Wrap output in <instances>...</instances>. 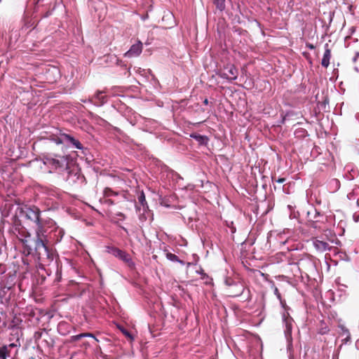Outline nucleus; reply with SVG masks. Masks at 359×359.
<instances>
[{
    "mask_svg": "<svg viewBox=\"0 0 359 359\" xmlns=\"http://www.w3.org/2000/svg\"><path fill=\"white\" fill-rule=\"evenodd\" d=\"M25 215L27 219L34 222L36 225V234L41 235L43 232H47L46 226H53V221L52 219L43 220L41 217V210L36 206H25L18 207L16 210V214Z\"/></svg>",
    "mask_w": 359,
    "mask_h": 359,
    "instance_id": "obj_1",
    "label": "nucleus"
},
{
    "mask_svg": "<svg viewBox=\"0 0 359 359\" xmlns=\"http://www.w3.org/2000/svg\"><path fill=\"white\" fill-rule=\"evenodd\" d=\"M9 233L15 236L24 246L23 253L25 255H30L32 252V248L27 244V238L30 237V233L27 229L23 226L20 219L17 215L12 217V226L9 230Z\"/></svg>",
    "mask_w": 359,
    "mask_h": 359,
    "instance_id": "obj_2",
    "label": "nucleus"
},
{
    "mask_svg": "<svg viewBox=\"0 0 359 359\" xmlns=\"http://www.w3.org/2000/svg\"><path fill=\"white\" fill-rule=\"evenodd\" d=\"M46 233L47 232H43L41 235L36 234V238L34 241L35 255L37 259L43 263L48 262L53 259V255L50 252L46 243L48 241V235Z\"/></svg>",
    "mask_w": 359,
    "mask_h": 359,
    "instance_id": "obj_3",
    "label": "nucleus"
},
{
    "mask_svg": "<svg viewBox=\"0 0 359 359\" xmlns=\"http://www.w3.org/2000/svg\"><path fill=\"white\" fill-rule=\"evenodd\" d=\"M46 229L48 238L53 239L55 243L60 242L65 235V231L62 229L56 226L54 222L53 226L51 225L48 226L47 225Z\"/></svg>",
    "mask_w": 359,
    "mask_h": 359,
    "instance_id": "obj_4",
    "label": "nucleus"
},
{
    "mask_svg": "<svg viewBox=\"0 0 359 359\" xmlns=\"http://www.w3.org/2000/svg\"><path fill=\"white\" fill-rule=\"evenodd\" d=\"M35 343L38 346H49L47 338H49L48 332L45 330H39L34 334Z\"/></svg>",
    "mask_w": 359,
    "mask_h": 359,
    "instance_id": "obj_5",
    "label": "nucleus"
},
{
    "mask_svg": "<svg viewBox=\"0 0 359 359\" xmlns=\"http://www.w3.org/2000/svg\"><path fill=\"white\" fill-rule=\"evenodd\" d=\"M222 75L227 79L235 80L238 76V70L233 65H229L224 68Z\"/></svg>",
    "mask_w": 359,
    "mask_h": 359,
    "instance_id": "obj_6",
    "label": "nucleus"
},
{
    "mask_svg": "<svg viewBox=\"0 0 359 359\" xmlns=\"http://www.w3.org/2000/svg\"><path fill=\"white\" fill-rule=\"evenodd\" d=\"M138 200H139V202H140L142 208L137 207V210L139 211L142 210V212H143L142 215H140V218L142 220H145L147 219L146 214H149V212L148 211V206L147 205V202H146V199H145V196H144L143 192H142L140 194V195L139 196Z\"/></svg>",
    "mask_w": 359,
    "mask_h": 359,
    "instance_id": "obj_7",
    "label": "nucleus"
},
{
    "mask_svg": "<svg viewBox=\"0 0 359 359\" xmlns=\"http://www.w3.org/2000/svg\"><path fill=\"white\" fill-rule=\"evenodd\" d=\"M142 50V43L138 41L137 43L133 45L130 50L125 53L126 57H136L138 56Z\"/></svg>",
    "mask_w": 359,
    "mask_h": 359,
    "instance_id": "obj_8",
    "label": "nucleus"
},
{
    "mask_svg": "<svg viewBox=\"0 0 359 359\" xmlns=\"http://www.w3.org/2000/svg\"><path fill=\"white\" fill-rule=\"evenodd\" d=\"M283 320L285 325V334L287 340L291 339V333L292 328V319L290 317L283 315Z\"/></svg>",
    "mask_w": 359,
    "mask_h": 359,
    "instance_id": "obj_9",
    "label": "nucleus"
},
{
    "mask_svg": "<svg viewBox=\"0 0 359 359\" xmlns=\"http://www.w3.org/2000/svg\"><path fill=\"white\" fill-rule=\"evenodd\" d=\"M327 44L325 46V50L323 55V57L322 59L321 64L323 67H327L330 65V60L331 57V53L330 49L327 48Z\"/></svg>",
    "mask_w": 359,
    "mask_h": 359,
    "instance_id": "obj_10",
    "label": "nucleus"
},
{
    "mask_svg": "<svg viewBox=\"0 0 359 359\" xmlns=\"http://www.w3.org/2000/svg\"><path fill=\"white\" fill-rule=\"evenodd\" d=\"M70 148H75L81 150V153L83 154V146L80 143L79 141L76 140V139L69 136V149Z\"/></svg>",
    "mask_w": 359,
    "mask_h": 359,
    "instance_id": "obj_11",
    "label": "nucleus"
},
{
    "mask_svg": "<svg viewBox=\"0 0 359 359\" xmlns=\"http://www.w3.org/2000/svg\"><path fill=\"white\" fill-rule=\"evenodd\" d=\"M313 245L316 250L320 251H325L328 249L329 247L327 243L317 239L313 241Z\"/></svg>",
    "mask_w": 359,
    "mask_h": 359,
    "instance_id": "obj_12",
    "label": "nucleus"
},
{
    "mask_svg": "<svg viewBox=\"0 0 359 359\" xmlns=\"http://www.w3.org/2000/svg\"><path fill=\"white\" fill-rule=\"evenodd\" d=\"M53 165L55 166V168H61L65 166V168H67V157H62L60 160L53 159Z\"/></svg>",
    "mask_w": 359,
    "mask_h": 359,
    "instance_id": "obj_13",
    "label": "nucleus"
},
{
    "mask_svg": "<svg viewBox=\"0 0 359 359\" xmlns=\"http://www.w3.org/2000/svg\"><path fill=\"white\" fill-rule=\"evenodd\" d=\"M8 357H10V350L8 346L4 345L0 347V359H7Z\"/></svg>",
    "mask_w": 359,
    "mask_h": 359,
    "instance_id": "obj_14",
    "label": "nucleus"
},
{
    "mask_svg": "<svg viewBox=\"0 0 359 359\" xmlns=\"http://www.w3.org/2000/svg\"><path fill=\"white\" fill-rule=\"evenodd\" d=\"M86 337H89L93 338L95 341H97L96 338H95L91 334H81L75 336L71 337V339H69V343L72 341H76L77 340H80Z\"/></svg>",
    "mask_w": 359,
    "mask_h": 359,
    "instance_id": "obj_15",
    "label": "nucleus"
},
{
    "mask_svg": "<svg viewBox=\"0 0 359 359\" xmlns=\"http://www.w3.org/2000/svg\"><path fill=\"white\" fill-rule=\"evenodd\" d=\"M339 327L341 330L340 334L341 336H345L346 337L345 339H344V341H345V342L348 341L349 339H350V337H351L350 332H349L348 330L346 327H345L343 325H340L339 326Z\"/></svg>",
    "mask_w": 359,
    "mask_h": 359,
    "instance_id": "obj_16",
    "label": "nucleus"
},
{
    "mask_svg": "<svg viewBox=\"0 0 359 359\" xmlns=\"http://www.w3.org/2000/svg\"><path fill=\"white\" fill-rule=\"evenodd\" d=\"M108 252L114 257L120 259L123 251L116 248H109Z\"/></svg>",
    "mask_w": 359,
    "mask_h": 359,
    "instance_id": "obj_17",
    "label": "nucleus"
},
{
    "mask_svg": "<svg viewBox=\"0 0 359 359\" xmlns=\"http://www.w3.org/2000/svg\"><path fill=\"white\" fill-rule=\"evenodd\" d=\"M67 324L65 321L60 322L57 325L58 332L63 335L66 334Z\"/></svg>",
    "mask_w": 359,
    "mask_h": 359,
    "instance_id": "obj_18",
    "label": "nucleus"
},
{
    "mask_svg": "<svg viewBox=\"0 0 359 359\" xmlns=\"http://www.w3.org/2000/svg\"><path fill=\"white\" fill-rule=\"evenodd\" d=\"M118 328L121 330V332L130 340L133 341L134 339L133 335L127 330H126L123 327H118Z\"/></svg>",
    "mask_w": 359,
    "mask_h": 359,
    "instance_id": "obj_19",
    "label": "nucleus"
},
{
    "mask_svg": "<svg viewBox=\"0 0 359 359\" xmlns=\"http://www.w3.org/2000/svg\"><path fill=\"white\" fill-rule=\"evenodd\" d=\"M120 259H121V260H123L125 262L128 263V264L131 261L130 255L128 254H127L126 252H122V255H121V256L120 257Z\"/></svg>",
    "mask_w": 359,
    "mask_h": 359,
    "instance_id": "obj_20",
    "label": "nucleus"
},
{
    "mask_svg": "<svg viewBox=\"0 0 359 359\" xmlns=\"http://www.w3.org/2000/svg\"><path fill=\"white\" fill-rule=\"evenodd\" d=\"M104 195L105 197H110L112 196H116L117 193L114 192V191L111 190L110 189H106L104 191Z\"/></svg>",
    "mask_w": 359,
    "mask_h": 359,
    "instance_id": "obj_21",
    "label": "nucleus"
},
{
    "mask_svg": "<svg viewBox=\"0 0 359 359\" xmlns=\"http://www.w3.org/2000/svg\"><path fill=\"white\" fill-rule=\"evenodd\" d=\"M194 137L196 139L197 141H198L201 144L206 143V142H207L206 137L201 136V135H196Z\"/></svg>",
    "mask_w": 359,
    "mask_h": 359,
    "instance_id": "obj_22",
    "label": "nucleus"
},
{
    "mask_svg": "<svg viewBox=\"0 0 359 359\" xmlns=\"http://www.w3.org/2000/svg\"><path fill=\"white\" fill-rule=\"evenodd\" d=\"M102 93H103L102 92L99 91L95 95V98L97 99L98 100H100V102H102V103L104 102V97L102 95Z\"/></svg>",
    "mask_w": 359,
    "mask_h": 359,
    "instance_id": "obj_23",
    "label": "nucleus"
},
{
    "mask_svg": "<svg viewBox=\"0 0 359 359\" xmlns=\"http://www.w3.org/2000/svg\"><path fill=\"white\" fill-rule=\"evenodd\" d=\"M167 257L171 261H177V257L172 253H168Z\"/></svg>",
    "mask_w": 359,
    "mask_h": 359,
    "instance_id": "obj_24",
    "label": "nucleus"
},
{
    "mask_svg": "<svg viewBox=\"0 0 359 359\" xmlns=\"http://www.w3.org/2000/svg\"><path fill=\"white\" fill-rule=\"evenodd\" d=\"M76 156H79V154H76L74 151H72L70 154H69V159L71 158L72 161Z\"/></svg>",
    "mask_w": 359,
    "mask_h": 359,
    "instance_id": "obj_25",
    "label": "nucleus"
},
{
    "mask_svg": "<svg viewBox=\"0 0 359 359\" xmlns=\"http://www.w3.org/2000/svg\"><path fill=\"white\" fill-rule=\"evenodd\" d=\"M353 219H354L355 222H359V214H354Z\"/></svg>",
    "mask_w": 359,
    "mask_h": 359,
    "instance_id": "obj_26",
    "label": "nucleus"
},
{
    "mask_svg": "<svg viewBox=\"0 0 359 359\" xmlns=\"http://www.w3.org/2000/svg\"><path fill=\"white\" fill-rule=\"evenodd\" d=\"M16 345L13 343L10 344L8 345H6V346H8V350H11L12 348H14Z\"/></svg>",
    "mask_w": 359,
    "mask_h": 359,
    "instance_id": "obj_27",
    "label": "nucleus"
},
{
    "mask_svg": "<svg viewBox=\"0 0 359 359\" xmlns=\"http://www.w3.org/2000/svg\"><path fill=\"white\" fill-rule=\"evenodd\" d=\"M285 181V178H279L276 180L278 183H283Z\"/></svg>",
    "mask_w": 359,
    "mask_h": 359,
    "instance_id": "obj_28",
    "label": "nucleus"
},
{
    "mask_svg": "<svg viewBox=\"0 0 359 359\" xmlns=\"http://www.w3.org/2000/svg\"><path fill=\"white\" fill-rule=\"evenodd\" d=\"M328 332V330L327 329H323L321 331H320V333L321 334H325Z\"/></svg>",
    "mask_w": 359,
    "mask_h": 359,
    "instance_id": "obj_29",
    "label": "nucleus"
},
{
    "mask_svg": "<svg viewBox=\"0 0 359 359\" xmlns=\"http://www.w3.org/2000/svg\"><path fill=\"white\" fill-rule=\"evenodd\" d=\"M275 294L277 295L278 298H280V294L278 293V290L277 288L275 289Z\"/></svg>",
    "mask_w": 359,
    "mask_h": 359,
    "instance_id": "obj_30",
    "label": "nucleus"
},
{
    "mask_svg": "<svg viewBox=\"0 0 359 359\" xmlns=\"http://www.w3.org/2000/svg\"><path fill=\"white\" fill-rule=\"evenodd\" d=\"M71 269L72 270V271L77 273V270L74 266H72Z\"/></svg>",
    "mask_w": 359,
    "mask_h": 359,
    "instance_id": "obj_31",
    "label": "nucleus"
},
{
    "mask_svg": "<svg viewBox=\"0 0 359 359\" xmlns=\"http://www.w3.org/2000/svg\"><path fill=\"white\" fill-rule=\"evenodd\" d=\"M106 202L108 203L109 204H112L114 202L112 201H111L110 199H108V200H106Z\"/></svg>",
    "mask_w": 359,
    "mask_h": 359,
    "instance_id": "obj_32",
    "label": "nucleus"
},
{
    "mask_svg": "<svg viewBox=\"0 0 359 359\" xmlns=\"http://www.w3.org/2000/svg\"><path fill=\"white\" fill-rule=\"evenodd\" d=\"M334 182L336 183V184L337 185L338 184V182L337 180H334Z\"/></svg>",
    "mask_w": 359,
    "mask_h": 359,
    "instance_id": "obj_33",
    "label": "nucleus"
},
{
    "mask_svg": "<svg viewBox=\"0 0 359 359\" xmlns=\"http://www.w3.org/2000/svg\"><path fill=\"white\" fill-rule=\"evenodd\" d=\"M118 215H120L121 217L123 216L122 213H119Z\"/></svg>",
    "mask_w": 359,
    "mask_h": 359,
    "instance_id": "obj_34",
    "label": "nucleus"
}]
</instances>
